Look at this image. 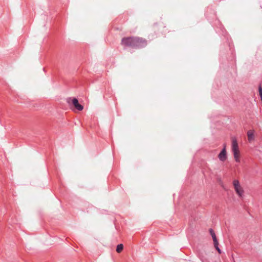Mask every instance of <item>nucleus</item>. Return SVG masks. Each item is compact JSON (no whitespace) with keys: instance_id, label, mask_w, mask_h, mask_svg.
<instances>
[{"instance_id":"nucleus-1","label":"nucleus","mask_w":262,"mask_h":262,"mask_svg":"<svg viewBox=\"0 0 262 262\" xmlns=\"http://www.w3.org/2000/svg\"><path fill=\"white\" fill-rule=\"evenodd\" d=\"M232 150L233 152L234 158L237 162H240L238 145L235 138H232Z\"/></svg>"},{"instance_id":"nucleus-2","label":"nucleus","mask_w":262,"mask_h":262,"mask_svg":"<svg viewBox=\"0 0 262 262\" xmlns=\"http://www.w3.org/2000/svg\"><path fill=\"white\" fill-rule=\"evenodd\" d=\"M147 45V41L145 39L142 38L134 37V43L133 48H140L144 47Z\"/></svg>"},{"instance_id":"nucleus-3","label":"nucleus","mask_w":262,"mask_h":262,"mask_svg":"<svg viewBox=\"0 0 262 262\" xmlns=\"http://www.w3.org/2000/svg\"><path fill=\"white\" fill-rule=\"evenodd\" d=\"M233 184L236 193L239 197L242 198L243 196L244 190L241 186L239 181L237 180H234Z\"/></svg>"},{"instance_id":"nucleus-4","label":"nucleus","mask_w":262,"mask_h":262,"mask_svg":"<svg viewBox=\"0 0 262 262\" xmlns=\"http://www.w3.org/2000/svg\"><path fill=\"white\" fill-rule=\"evenodd\" d=\"M134 37H124L122 39L121 43L124 47L133 48Z\"/></svg>"},{"instance_id":"nucleus-5","label":"nucleus","mask_w":262,"mask_h":262,"mask_svg":"<svg viewBox=\"0 0 262 262\" xmlns=\"http://www.w3.org/2000/svg\"><path fill=\"white\" fill-rule=\"evenodd\" d=\"M226 144L224 145V148L221 150L220 153L218 155V158L219 160L222 162H224L226 160L227 158V152H226Z\"/></svg>"},{"instance_id":"nucleus-6","label":"nucleus","mask_w":262,"mask_h":262,"mask_svg":"<svg viewBox=\"0 0 262 262\" xmlns=\"http://www.w3.org/2000/svg\"><path fill=\"white\" fill-rule=\"evenodd\" d=\"M72 103L78 111H82L83 109V106L78 103L77 99L74 98L72 99Z\"/></svg>"},{"instance_id":"nucleus-7","label":"nucleus","mask_w":262,"mask_h":262,"mask_svg":"<svg viewBox=\"0 0 262 262\" xmlns=\"http://www.w3.org/2000/svg\"><path fill=\"white\" fill-rule=\"evenodd\" d=\"M248 140L251 142L254 140V130H250L247 132Z\"/></svg>"},{"instance_id":"nucleus-8","label":"nucleus","mask_w":262,"mask_h":262,"mask_svg":"<svg viewBox=\"0 0 262 262\" xmlns=\"http://www.w3.org/2000/svg\"><path fill=\"white\" fill-rule=\"evenodd\" d=\"M209 232L210 233V235L212 236L213 243H217V242H218V241H217V239L216 238L215 234L214 231L213 230V229H209Z\"/></svg>"},{"instance_id":"nucleus-9","label":"nucleus","mask_w":262,"mask_h":262,"mask_svg":"<svg viewBox=\"0 0 262 262\" xmlns=\"http://www.w3.org/2000/svg\"><path fill=\"white\" fill-rule=\"evenodd\" d=\"M123 246L122 244H119L117 245V248H116V251L118 252V253H120L122 250H123Z\"/></svg>"},{"instance_id":"nucleus-10","label":"nucleus","mask_w":262,"mask_h":262,"mask_svg":"<svg viewBox=\"0 0 262 262\" xmlns=\"http://www.w3.org/2000/svg\"><path fill=\"white\" fill-rule=\"evenodd\" d=\"M214 247L216 249V250L218 251L219 253H221V250L219 247V242H217V243H213Z\"/></svg>"},{"instance_id":"nucleus-11","label":"nucleus","mask_w":262,"mask_h":262,"mask_svg":"<svg viewBox=\"0 0 262 262\" xmlns=\"http://www.w3.org/2000/svg\"><path fill=\"white\" fill-rule=\"evenodd\" d=\"M214 247L216 249V250L218 251L219 253H221V250L219 247V242H217V243H213Z\"/></svg>"},{"instance_id":"nucleus-12","label":"nucleus","mask_w":262,"mask_h":262,"mask_svg":"<svg viewBox=\"0 0 262 262\" xmlns=\"http://www.w3.org/2000/svg\"><path fill=\"white\" fill-rule=\"evenodd\" d=\"M258 91L260 96H262V88L260 85H259L258 87Z\"/></svg>"}]
</instances>
